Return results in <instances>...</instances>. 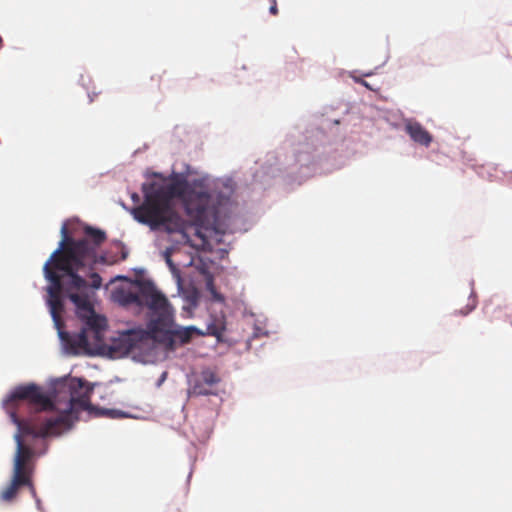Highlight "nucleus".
Returning a JSON list of instances; mask_svg holds the SVG:
<instances>
[{
	"instance_id": "obj_1",
	"label": "nucleus",
	"mask_w": 512,
	"mask_h": 512,
	"mask_svg": "<svg viewBox=\"0 0 512 512\" xmlns=\"http://www.w3.org/2000/svg\"><path fill=\"white\" fill-rule=\"evenodd\" d=\"M83 231L84 237L75 239L68 234L67 226L64 224L61 228L62 239L59 247L52 252L43 267L44 277L50 283L47 287V303L62 340L69 337L67 332L62 331V291L68 295V292L80 291L88 286L99 289L102 278L94 271L96 264H112L116 261L96 255L97 247L107 238L103 230L85 226Z\"/></svg>"
},
{
	"instance_id": "obj_2",
	"label": "nucleus",
	"mask_w": 512,
	"mask_h": 512,
	"mask_svg": "<svg viewBox=\"0 0 512 512\" xmlns=\"http://www.w3.org/2000/svg\"><path fill=\"white\" fill-rule=\"evenodd\" d=\"M70 399L67 409L56 417L38 421L34 418L23 419L19 411L27 406L34 412H42L53 409V402L44 393L43 389L29 383L15 387L9 396L3 401V406L9 414L11 421L32 438H44L50 435H58L63 430H68L78 420L80 411L89 410L90 397L93 392L88 382L81 378H74L69 383Z\"/></svg>"
},
{
	"instance_id": "obj_3",
	"label": "nucleus",
	"mask_w": 512,
	"mask_h": 512,
	"mask_svg": "<svg viewBox=\"0 0 512 512\" xmlns=\"http://www.w3.org/2000/svg\"><path fill=\"white\" fill-rule=\"evenodd\" d=\"M113 300L119 305L150 311L148 329L152 333H168L181 344L190 342L199 331L193 327L174 328V310L168 299L151 281H135L129 287H120L113 292Z\"/></svg>"
},
{
	"instance_id": "obj_4",
	"label": "nucleus",
	"mask_w": 512,
	"mask_h": 512,
	"mask_svg": "<svg viewBox=\"0 0 512 512\" xmlns=\"http://www.w3.org/2000/svg\"><path fill=\"white\" fill-rule=\"evenodd\" d=\"M142 192L144 194L143 203L131 210L134 219L154 231L162 230L169 234L180 233L185 242L189 243L187 230L191 224L184 220L169 203L157 196L147 183L142 185Z\"/></svg>"
},
{
	"instance_id": "obj_5",
	"label": "nucleus",
	"mask_w": 512,
	"mask_h": 512,
	"mask_svg": "<svg viewBox=\"0 0 512 512\" xmlns=\"http://www.w3.org/2000/svg\"><path fill=\"white\" fill-rule=\"evenodd\" d=\"M31 437V434L25 433L17 428L14 435L16 442V453L14 457L13 477L9 486L2 492V499L5 501L12 500L21 486H32L31 459L33 458V449L25 443V438Z\"/></svg>"
},
{
	"instance_id": "obj_6",
	"label": "nucleus",
	"mask_w": 512,
	"mask_h": 512,
	"mask_svg": "<svg viewBox=\"0 0 512 512\" xmlns=\"http://www.w3.org/2000/svg\"><path fill=\"white\" fill-rule=\"evenodd\" d=\"M221 205L222 201L216 205L213 195L207 192L193 193L185 200L187 215L196 226L206 229L217 225Z\"/></svg>"
},
{
	"instance_id": "obj_7",
	"label": "nucleus",
	"mask_w": 512,
	"mask_h": 512,
	"mask_svg": "<svg viewBox=\"0 0 512 512\" xmlns=\"http://www.w3.org/2000/svg\"><path fill=\"white\" fill-rule=\"evenodd\" d=\"M85 326L76 334L69 335L68 339L65 340L74 349H87L90 345L88 340V332H95L96 334L100 330L106 329V319L99 316L93 310V313L87 314L84 318Z\"/></svg>"
},
{
	"instance_id": "obj_8",
	"label": "nucleus",
	"mask_w": 512,
	"mask_h": 512,
	"mask_svg": "<svg viewBox=\"0 0 512 512\" xmlns=\"http://www.w3.org/2000/svg\"><path fill=\"white\" fill-rule=\"evenodd\" d=\"M157 196L171 205L174 198H183L188 190V181L183 177H175L168 184L161 185L156 182L147 183Z\"/></svg>"
},
{
	"instance_id": "obj_9",
	"label": "nucleus",
	"mask_w": 512,
	"mask_h": 512,
	"mask_svg": "<svg viewBox=\"0 0 512 512\" xmlns=\"http://www.w3.org/2000/svg\"><path fill=\"white\" fill-rule=\"evenodd\" d=\"M220 378L212 370H204L201 378L193 386V393L197 395H209L213 393V387L218 384Z\"/></svg>"
},
{
	"instance_id": "obj_10",
	"label": "nucleus",
	"mask_w": 512,
	"mask_h": 512,
	"mask_svg": "<svg viewBox=\"0 0 512 512\" xmlns=\"http://www.w3.org/2000/svg\"><path fill=\"white\" fill-rule=\"evenodd\" d=\"M405 131L414 142L420 145L428 147L432 142V135L418 122L407 123Z\"/></svg>"
},
{
	"instance_id": "obj_11",
	"label": "nucleus",
	"mask_w": 512,
	"mask_h": 512,
	"mask_svg": "<svg viewBox=\"0 0 512 512\" xmlns=\"http://www.w3.org/2000/svg\"><path fill=\"white\" fill-rule=\"evenodd\" d=\"M68 298L76 306L79 318H84L87 314L93 313V307L86 295L78 294L76 291L68 292Z\"/></svg>"
},
{
	"instance_id": "obj_12",
	"label": "nucleus",
	"mask_w": 512,
	"mask_h": 512,
	"mask_svg": "<svg viewBox=\"0 0 512 512\" xmlns=\"http://www.w3.org/2000/svg\"><path fill=\"white\" fill-rule=\"evenodd\" d=\"M105 241H106V239H105V240H104V241H103V242H102V243L97 247V249H96V255H97V257L106 256L108 259H116V261L114 262V264H116V263H117V262H119V261H123V260H126V259H127V257H128V250H127V248L125 247V245H124L123 243H121V242H119V243H117V244H116V245H117V247H118V249H119V250H120V252H121V256H120V258H118V257H117V256H115V255H109V254H107V253H103V254H100V255H99V254H98V249L100 248V246H101ZM111 265H113V263H112Z\"/></svg>"
},
{
	"instance_id": "obj_13",
	"label": "nucleus",
	"mask_w": 512,
	"mask_h": 512,
	"mask_svg": "<svg viewBox=\"0 0 512 512\" xmlns=\"http://www.w3.org/2000/svg\"><path fill=\"white\" fill-rule=\"evenodd\" d=\"M105 330H100L99 333L88 332V340L90 341V345L85 351L90 350L92 347H99L103 342V333Z\"/></svg>"
},
{
	"instance_id": "obj_14",
	"label": "nucleus",
	"mask_w": 512,
	"mask_h": 512,
	"mask_svg": "<svg viewBox=\"0 0 512 512\" xmlns=\"http://www.w3.org/2000/svg\"><path fill=\"white\" fill-rule=\"evenodd\" d=\"M198 298H199V294H198L197 290H192L190 292H187L185 295V299H186L187 303L192 307L197 306Z\"/></svg>"
},
{
	"instance_id": "obj_15",
	"label": "nucleus",
	"mask_w": 512,
	"mask_h": 512,
	"mask_svg": "<svg viewBox=\"0 0 512 512\" xmlns=\"http://www.w3.org/2000/svg\"><path fill=\"white\" fill-rule=\"evenodd\" d=\"M102 414L110 418H122L125 416L123 412L114 409H104L102 410Z\"/></svg>"
},
{
	"instance_id": "obj_16",
	"label": "nucleus",
	"mask_w": 512,
	"mask_h": 512,
	"mask_svg": "<svg viewBox=\"0 0 512 512\" xmlns=\"http://www.w3.org/2000/svg\"><path fill=\"white\" fill-rule=\"evenodd\" d=\"M165 260H166V263H167L168 267H169V268H170V270L172 271V273H173L174 275H176V276H177V278L179 279V278H180V276H179V270H178V268L176 267V265L173 263V261H172V259H171L170 255H169L168 253H166V255H165Z\"/></svg>"
},
{
	"instance_id": "obj_17",
	"label": "nucleus",
	"mask_w": 512,
	"mask_h": 512,
	"mask_svg": "<svg viewBox=\"0 0 512 512\" xmlns=\"http://www.w3.org/2000/svg\"><path fill=\"white\" fill-rule=\"evenodd\" d=\"M475 307H476V300H475L474 297H472V298L469 299V303L467 304L466 308L464 310L463 309L460 310V314L461 315H467L472 310H474Z\"/></svg>"
},
{
	"instance_id": "obj_18",
	"label": "nucleus",
	"mask_w": 512,
	"mask_h": 512,
	"mask_svg": "<svg viewBox=\"0 0 512 512\" xmlns=\"http://www.w3.org/2000/svg\"><path fill=\"white\" fill-rule=\"evenodd\" d=\"M270 2H271V6H270V9H269L270 13H271L272 15H277V13H278V8H277V2H276V0H270Z\"/></svg>"
},
{
	"instance_id": "obj_19",
	"label": "nucleus",
	"mask_w": 512,
	"mask_h": 512,
	"mask_svg": "<svg viewBox=\"0 0 512 512\" xmlns=\"http://www.w3.org/2000/svg\"><path fill=\"white\" fill-rule=\"evenodd\" d=\"M504 308L506 310V315L509 316V317L512 316V305L505 304Z\"/></svg>"
},
{
	"instance_id": "obj_20",
	"label": "nucleus",
	"mask_w": 512,
	"mask_h": 512,
	"mask_svg": "<svg viewBox=\"0 0 512 512\" xmlns=\"http://www.w3.org/2000/svg\"><path fill=\"white\" fill-rule=\"evenodd\" d=\"M208 286L210 288L211 293L214 295V297L216 299H221V297L215 292L213 284L212 283H208Z\"/></svg>"
},
{
	"instance_id": "obj_21",
	"label": "nucleus",
	"mask_w": 512,
	"mask_h": 512,
	"mask_svg": "<svg viewBox=\"0 0 512 512\" xmlns=\"http://www.w3.org/2000/svg\"><path fill=\"white\" fill-rule=\"evenodd\" d=\"M132 346H133V345H132L131 343H127V344H125V345H124V347H123V348H124L126 351H129V350L132 348Z\"/></svg>"
},
{
	"instance_id": "obj_22",
	"label": "nucleus",
	"mask_w": 512,
	"mask_h": 512,
	"mask_svg": "<svg viewBox=\"0 0 512 512\" xmlns=\"http://www.w3.org/2000/svg\"><path fill=\"white\" fill-rule=\"evenodd\" d=\"M357 82H360V83H361V84H363L364 86H366V87L370 88V87H369V85H368V83H367V82H365V81H363V80H357Z\"/></svg>"
},
{
	"instance_id": "obj_23",
	"label": "nucleus",
	"mask_w": 512,
	"mask_h": 512,
	"mask_svg": "<svg viewBox=\"0 0 512 512\" xmlns=\"http://www.w3.org/2000/svg\"><path fill=\"white\" fill-rule=\"evenodd\" d=\"M129 339V335H125L122 339V341L126 342Z\"/></svg>"
},
{
	"instance_id": "obj_24",
	"label": "nucleus",
	"mask_w": 512,
	"mask_h": 512,
	"mask_svg": "<svg viewBox=\"0 0 512 512\" xmlns=\"http://www.w3.org/2000/svg\"><path fill=\"white\" fill-rule=\"evenodd\" d=\"M2 47H3V39H2V37L0 36V48H2Z\"/></svg>"
},
{
	"instance_id": "obj_25",
	"label": "nucleus",
	"mask_w": 512,
	"mask_h": 512,
	"mask_svg": "<svg viewBox=\"0 0 512 512\" xmlns=\"http://www.w3.org/2000/svg\"><path fill=\"white\" fill-rule=\"evenodd\" d=\"M134 200L138 199V195L137 194H134L133 197H132Z\"/></svg>"
}]
</instances>
